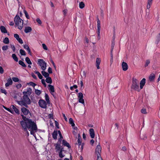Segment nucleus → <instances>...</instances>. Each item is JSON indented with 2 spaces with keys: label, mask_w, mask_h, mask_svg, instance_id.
<instances>
[{
  "label": "nucleus",
  "mask_w": 160,
  "mask_h": 160,
  "mask_svg": "<svg viewBox=\"0 0 160 160\" xmlns=\"http://www.w3.org/2000/svg\"><path fill=\"white\" fill-rule=\"evenodd\" d=\"M28 122H27L26 123H25V124H23L24 123V122L23 121L20 122V124L22 128H24L26 131L27 128H28V129H34L35 128H37L36 124L34 121H32L31 119H28Z\"/></svg>",
  "instance_id": "nucleus-1"
},
{
  "label": "nucleus",
  "mask_w": 160,
  "mask_h": 160,
  "mask_svg": "<svg viewBox=\"0 0 160 160\" xmlns=\"http://www.w3.org/2000/svg\"><path fill=\"white\" fill-rule=\"evenodd\" d=\"M139 82L138 80L136 78H132V83L131 87V88L135 91L139 92L140 89H139Z\"/></svg>",
  "instance_id": "nucleus-2"
},
{
  "label": "nucleus",
  "mask_w": 160,
  "mask_h": 160,
  "mask_svg": "<svg viewBox=\"0 0 160 160\" xmlns=\"http://www.w3.org/2000/svg\"><path fill=\"white\" fill-rule=\"evenodd\" d=\"M38 64L41 66V68L43 70H45L46 68L47 63L42 59H39L38 60Z\"/></svg>",
  "instance_id": "nucleus-3"
},
{
  "label": "nucleus",
  "mask_w": 160,
  "mask_h": 160,
  "mask_svg": "<svg viewBox=\"0 0 160 160\" xmlns=\"http://www.w3.org/2000/svg\"><path fill=\"white\" fill-rule=\"evenodd\" d=\"M21 111L23 113V115L26 116L28 115V114H29L30 116V117H29V118H30V117H31V113L30 112L29 110L25 107H22L21 109Z\"/></svg>",
  "instance_id": "nucleus-4"
},
{
  "label": "nucleus",
  "mask_w": 160,
  "mask_h": 160,
  "mask_svg": "<svg viewBox=\"0 0 160 160\" xmlns=\"http://www.w3.org/2000/svg\"><path fill=\"white\" fill-rule=\"evenodd\" d=\"M38 104L40 107L42 108H46L47 107V103L43 100L40 99L39 101Z\"/></svg>",
  "instance_id": "nucleus-5"
},
{
  "label": "nucleus",
  "mask_w": 160,
  "mask_h": 160,
  "mask_svg": "<svg viewBox=\"0 0 160 160\" xmlns=\"http://www.w3.org/2000/svg\"><path fill=\"white\" fill-rule=\"evenodd\" d=\"M97 32L98 35V39H100V21L99 20L98 17H97Z\"/></svg>",
  "instance_id": "nucleus-6"
},
{
  "label": "nucleus",
  "mask_w": 160,
  "mask_h": 160,
  "mask_svg": "<svg viewBox=\"0 0 160 160\" xmlns=\"http://www.w3.org/2000/svg\"><path fill=\"white\" fill-rule=\"evenodd\" d=\"M78 98L79 99L78 102H79L82 104L84 106L85 105L84 101L83 99V96L82 92H79L78 93Z\"/></svg>",
  "instance_id": "nucleus-7"
},
{
  "label": "nucleus",
  "mask_w": 160,
  "mask_h": 160,
  "mask_svg": "<svg viewBox=\"0 0 160 160\" xmlns=\"http://www.w3.org/2000/svg\"><path fill=\"white\" fill-rule=\"evenodd\" d=\"M95 152L97 156L98 157V156H101L100 154L101 152V147L99 144L97 146L95 149Z\"/></svg>",
  "instance_id": "nucleus-8"
},
{
  "label": "nucleus",
  "mask_w": 160,
  "mask_h": 160,
  "mask_svg": "<svg viewBox=\"0 0 160 160\" xmlns=\"http://www.w3.org/2000/svg\"><path fill=\"white\" fill-rule=\"evenodd\" d=\"M22 98L24 102L27 103L29 105L31 103V101L28 96H23Z\"/></svg>",
  "instance_id": "nucleus-9"
},
{
  "label": "nucleus",
  "mask_w": 160,
  "mask_h": 160,
  "mask_svg": "<svg viewBox=\"0 0 160 160\" xmlns=\"http://www.w3.org/2000/svg\"><path fill=\"white\" fill-rule=\"evenodd\" d=\"M14 22L15 23V26L17 27L18 26V28L19 29L21 30L22 28V26L20 25V24H18V22L17 16H15L14 18Z\"/></svg>",
  "instance_id": "nucleus-10"
},
{
  "label": "nucleus",
  "mask_w": 160,
  "mask_h": 160,
  "mask_svg": "<svg viewBox=\"0 0 160 160\" xmlns=\"http://www.w3.org/2000/svg\"><path fill=\"white\" fill-rule=\"evenodd\" d=\"M122 69L124 71H126L128 69V65L126 62H123L122 63Z\"/></svg>",
  "instance_id": "nucleus-11"
},
{
  "label": "nucleus",
  "mask_w": 160,
  "mask_h": 160,
  "mask_svg": "<svg viewBox=\"0 0 160 160\" xmlns=\"http://www.w3.org/2000/svg\"><path fill=\"white\" fill-rule=\"evenodd\" d=\"M14 36L17 40L21 44L23 43V41L21 38H19V35L17 34H14Z\"/></svg>",
  "instance_id": "nucleus-12"
},
{
  "label": "nucleus",
  "mask_w": 160,
  "mask_h": 160,
  "mask_svg": "<svg viewBox=\"0 0 160 160\" xmlns=\"http://www.w3.org/2000/svg\"><path fill=\"white\" fill-rule=\"evenodd\" d=\"M16 16H17L18 22V24H20V25L22 26L23 27V21L21 18L19 16L17 15Z\"/></svg>",
  "instance_id": "nucleus-13"
},
{
  "label": "nucleus",
  "mask_w": 160,
  "mask_h": 160,
  "mask_svg": "<svg viewBox=\"0 0 160 160\" xmlns=\"http://www.w3.org/2000/svg\"><path fill=\"white\" fill-rule=\"evenodd\" d=\"M146 83V79L145 78H143L140 81V88L142 89L143 88V86H144Z\"/></svg>",
  "instance_id": "nucleus-14"
},
{
  "label": "nucleus",
  "mask_w": 160,
  "mask_h": 160,
  "mask_svg": "<svg viewBox=\"0 0 160 160\" xmlns=\"http://www.w3.org/2000/svg\"><path fill=\"white\" fill-rule=\"evenodd\" d=\"M23 48H24L26 49L28 52V53L30 55H32V53L30 49L28 46L27 44L23 45Z\"/></svg>",
  "instance_id": "nucleus-15"
},
{
  "label": "nucleus",
  "mask_w": 160,
  "mask_h": 160,
  "mask_svg": "<svg viewBox=\"0 0 160 160\" xmlns=\"http://www.w3.org/2000/svg\"><path fill=\"white\" fill-rule=\"evenodd\" d=\"M7 82L5 84V86L6 87L12 85L13 83L12 81L10 78L8 79Z\"/></svg>",
  "instance_id": "nucleus-16"
},
{
  "label": "nucleus",
  "mask_w": 160,
  "mask_h": 160,
  "mask_svg": "<svg viewBox=\"0 0 160 160\" xmlns=\"http://www.w3.org/2000/svg\"><path fill=\"white\" fill-rule=\"evenodd\" d=\"M62 144L63 146L67 147L68 148H71L69 143L65 140L63 139L62 140Z\"/></svg>",
  "instance_id": "nucleus-17"
},
{
  "label": "nucleus",
  "mask_w": 160,
  "mask_h": 160,
  "mask_svg": "<svg viewBox=\"0 0 160 160\" xmlns=\"http://www.w3.org/2000/svg\"><path fill=\"white\" fill-rule=\"evenodd\" d=\"M89 133L91 138H94L95 137V132L93 128H91L89 129Z\"/></svg>",
  "instance_id": "nucleus-18"
},
{
  "label": "nucleus",
  "mask_w": 160,
  "mask_h": 160,
  "mask_svg": "<svg viewBox=\"0 0 160 160\" xmlns=\"http://www.w3.org/2000/svg\"><path fill=\"white\" fill-rule=\"evenodd\" d=\"M48 87L49 88L48 90L51 93H52V92H55L54 88L53 86L51 84H48Z\"/></svg>",
  "instance_id": "nucleus-19"
},
{
  "label": "nucleus",
  "mask_w": 160,
  "mask_h": 160,
  "mask_svg": "<svg viewBox=\"0 0 160 160\" xmlns=\"http://www.w3.org/2000/svg\"><path fill=\"white\" fill-rule=\"evenodd\" d=\"M64 148L61 147L60 150L59 152V156L61 158H62L64 157V155H62V152L64 151Z\"/></svg>",
  "instance_id": "nucleus-20"
},
{
  "label": "nucleus",
  "mask_w": 160,
  "mask_h": 160,
  "mask_svg": "<svg viewBox=\"0 0 160 160\" xmlns=\"http://www.w3.org/2000/svg\"><path fill=\"white\" fill-rule=\"evenodd\" d=\"M54 146L55 147V149L56 150V152H59L61 147V145L58 144H54Z\"/></svg>",
  "instance_id": "nucleus-21"
},
{
  "label": "nucleus",
  "mask_w": 160,
  "mask_h": 160,
  "mask_svg": "<svg viewBox=\"0 0 160 160\" xmlns=\"http://www.w3.org/2000/svg\"><path fill=\"white\" fill-rule=\"evenodd\" d=\"M58 135V131L57 130H54L52 133V137L53 138L54 140L57 139V136Z\"/></svg>",
  "instance_id": "nucleus-22"
},
{
  "label": "nucleus",
  "mask_w": 160,
  "mask_h": 160,
  "mask_svg": "<svg viewBox=\"0 0 160 160\" xmlns=\"http://www.w3.org/2000/svg\"><path fill=\"white\" fill-rule=\"evenodd\" d=\"M101 62V60L99 58H97L96 60V66L98 69L100 68L99 66Z\"/></svg>",
  "instance_id": "nucleus-23"
},
{
  "label": "nucleus",
  "mask_w": 160,
  "mask_h": 160,
  "mask_svg": "<svg viewBox=\"0 0 160 160\" xmlns=\"http://www.w3.org/2000/svg\"><path fill=\"white\" fill-rule=\"evenodd\" d=\"M32 29L30 27L28 26L26 27L24 29V32L26 33H28L31 32Z\"/></svg>",
  "instance_id": "nucleus-24"
},
{
  "label": "nucleus",
  "mask_w": 160,
  "mask_h": 160,
  "mask_svg": "<svg viewBox=\"0 0 160 160\" xmlns=\"http://www.w3.org/2000/svg\"><path fill=\"white\" fill-rule=\"evenodd\" d=\"M21 116L22 117V119H23V120H22V121H23L25 122L24 123H23L24 124H25V123H26L27 122H28V119H29L28 118H27L26 116H24L23 114H21Z\"/></svg>",
  "instance_id": "nucleus-25"
},
{
  "label": "nucleus",
  "mask_w": 160,
  "mask_h": 160,
  "mask_svg": "<svg viewBox=\"0 0 160 160\" xmlns=\"http://www.w3.org/2000/svg\"><path fill=\"white\" fill-rule=\"evenodd\" d=\"M0 29L1 32L3 33H7V31L5 28L3 26H1L0 27Z\"/></svg>",
  "instance_id": "nucleus-26"
},
{
  "label": "nucleus",
  "mask_w": 160,
  "mask_h": 160,
  "mask_svg": "<svg viewBox=\"0 0 160 160\" xmlns=\"http://www.w3.org/2000/svg\"><path fill=\"white\" fill-rule=\"evenodd\" d=\"M153 0H148V3L147 6V9H148L150 8L152 4Z\"/></svg>",
  "instance_id": "nucleus-27"
},
{
  "label": "nucleus",
  "mask_w": 160,
  "mask_h": 160,
  "mask_svg": "<svg viewBox=\"0 0 160 160\" xmlns=\"http://www.w3.org/2000/svg\"><path fill=\"white\" fill-rule=\"evenodd\" d=\"M45 81L48 83L51 84L52 83V79L49 76L46 78Z\"/></svg>",
  "instance_id": "nucleus-28"
},
{
  "label": "nucleus",
  "mask_w": 160,
  "mask_h": 160,
  "mask_svg": "<svg viewBox=\"0 0 160 160\" xmlns=\"http://www.w3.org/2000/svg\"><path fill=\"white\" fill-rule=\"evenodd\" d=\"M43 70L41 72L42 74L45 78H47L49 76V74Z\"/></svg>",
  "instance_id": "nucleus-29"
},
{
  "label": "nucleus",
  "mask_w": 160,
  "mask_h": 160,
  "mask_svg": "<svg viewBox=\"0 0 160 160\" xmlns=\"http://www.w3.org/2000/svg\"><path fill=\"white\" fill-rule=\"evenodd\" d=\"M155 78V76L154 74H151L149 77V80L150 81L152 82L153 81Z\"/></svg>",
  "instance_id": "nucleus-30"
},
{
  "label": "nucleus",
  "mask_w": 160,
  "mask_h": 160,
  "mask_svg": "<svg viewBox=\"0 0 160 160\" xmlns=\"http://www.w3.org/2000/svg\"><path fill=\"white\" fill-rule=\"evenodd\" d=\"M16 102L18 103L21 106H22L24 105V104L26 103L24 102L23 100H21V101H18L17 100Z\"/></svg>",
  "instance_id": "nucleus-31"
},
{
  "label": "nucleus",
  "mask_w": 160,
  "mask_h": 160,
  "mask_svg": "<svg viewBox=\"0 0 160 160\" xmlns=\"http://www.w3.org/2000/svg\"><path fill=\"white\" fill-rule=\"evenodd\" d=\"M45 100L47 101V103L48 104H50V102L49 100V97L48 95L46 93H45Z\"/></svg>",
  "instance_id": "nucleus-32"
},
{
  "label": "nucleus",
  "mask_w": 160,
  "mask_h": 160,
  "mask_svg": "<svg viewBox=\"0 0 160 160\" xmlns=\"http://www.w3.org/2000/svg\"><path fill=\"white\" fill-rule=\"evenodd\" d=\"M12 108L13 109L14 112L18 114H19V111L18 109L16 108L14 105H12Z\"/></svg>",
  "instance_id": "nucleus-33"
},
{
  "label": "nucleus",
  "mask_w": 160,
  "mask_h": 160,
  "mask_svg": "<svg viewBox=\"0 0 160 160\" xmlns=\"http://www.w3.org/2000/svg\"><path fill=\"white\" fill-rule=\"evenodd\" d=\"M69 123L70 124L72 127H74L75 126V124L74 122V121L72 118H70L69 119Z\"/></svg>",
  "instance_id": "nucleus-34"
},
{
  "label": "nucleus",
  "mask_w": 160,
  "mask_h": 160,
  "mask_svg": "<svg viewBox=\"0 0 160 160\" xmlns=\"http://www.w3.org/2000/svg\"><path fill=\"white\" fill-rule=\"evenodd\" d=\"M3 42L5 44H7L9 43V38L7 37H6L3 39Z\"/></svg>",
  "instance_id": "nucleus-35"
},
{
  "label": "nucleus",
  "mask_w": 160,
  "mask_h": 160,
  "mask_svg": "<svg viewBox=\"0 0 160 160\" xmlns=\"http://www.w3.org/2000/svg\"><path fill=\"white\" fill-rule=\"evenodd\" d=\"M19 64L22 66V67L24 68H26L27 67L26 65H25L24 62H23L22 61L19 60L18 62Z\"/></svg>",
  "instance_id": "nucleus-36"
},
{
  "label": "nucleus",
  "mask_w": 160,
  "mask_h": 160,
  "mask_svg": "<svg viewBox=\"0 0 160 160\" xmlns=\"http://www.w3.org/2000/svg\"><path fill=\"white\" fill-rule=\"evenodd\" d=\"M29 131H30L31 134L32 135L34 136V131H35V132H36L38 130V128H35L34 129H29Z\"/></svg>",
  "instance_id": "nucleus-37"
},
{
  "label": "nucleus",
  "mask_w": 160,
  "mask_h": 160,
  "mask_svg": "<svg viewBox=\"0 0 160 160\" xmlns=\"http://www.w3.org/2000/svg\"><path fill=\"white\" fill-rule=\"evenodd\" d=\"M25 61L27 62V63L29 65H31L32 64V62L30 61L29 58L28 57H26L25 58Z\"/></svg>",
  "instance_id": "nucleus-38"
},
{
  "label": "nucleus",
  "mask_w": 160,
  "mask_h": 160,
  "mask_svg": "<svg viewBox=\"0 0 160 160\" xmlns=\"http://www.w3.org/2000/svg\"><path fill=\"white\" fill-rule=\"evenodd\" d=\"M12 57L16 62H18V58L15 54H12Z\"/></svg>",
  "instance_id": "nucleus-39"
},
{
  "label": "nucleus",
  "mask_w": 160,
  "mask_h": 160,
  "mask_svg": "<svg viewBox=\"0 0 160 160\" xmlns=\"http://www.w3.org/2000/svg\"><path fill=\"white\" fill-rule=\"evenodd\" d=\"M19 51L21 55L25 56L26 55V53L24 50L22 49H21Z\"/></svg>",
  "instance_id": "nucleus-40"
},
{
  "label": "nucleus",
  "mask_w": 160,
  "mask_h": 160,
  "mask_svg": "<svg viewBox=\"0 0 160 160\" xmlns=\"http://www.w3.org/2000/svg\"><path fill=\"white\" fill-rule=\"evenodd\" d=\"M79 7L80 8L82 9L85 7V4L82 2H80L79 4Z\"/></svg>",
  "instance_id": "nucleus-41"
},
{
  "label": "nucleus",
  "mask_w": 160,
  "mask_h": 160,
  "mask_svg": "<svg viewBox=\"0 0 160 160\" xmlns=\"http://www.w3.org/2000/svg\"><path fill=\"white\" fill-rule=\"evenodd\" d=\"M27 84L28 85H30L31 86H32L34 88L35 86H36L37 85V84L36 83L32 82H30L29 83H28Z\"/></svg>",
  "instance_id": "nucleus-42"
},
{
  "label": "nucleus",
  "mask_w": 160,
  "mask_h": 160,
  "mask_svg": "<svg viewBox=\"0 0 160 160\" xmlns=\"http://www.w3.org/2000/svg\"><path fill=\"white\" fill-rule=\"evenodd\" d=\"M32 89L30 88H29L27 89V92L28 93V95L29 96L32 93Z\"/></svg>",
  "instance_id": "nucleus-43"
},
{
  "label": "nucleus",
  "mask_w": 160,
  "mask_h": 160,
  "mask_svg": "<svg viewBox=\"0 0 160 160\" xmlns=\"http://www.w3.org/2000/svg\"><path fill=\"white\" fill-rule=\"evenodd\" d=\"M23 12H24V14H25V16H26V18L27 19H29V16L28 15V14L27 12V11L25 10H23Z\"/></svg>",
  "instance_id": "nucleus-44"
},
{
  "label": "nucleus",
  "mask_w": 160,
  "mask_h": 160,
  "mask_svg": "<svg viewBox=\"0 0 160 160\" xmlns=\"http://www.w3.org/2000/svg\"><path fill=\"white\" fill-rule=\"evenodd\" d=\"M12 80L14 82H18L19 81V78L17 77H13L12 78Z\"/></svg>",
  "instance_id": "nucleus-45"
},
{
  "label": "nucleus",
  "mask_w": 160,
  "mask_h": 160,
  "mask_svg": "<svg viewBox=\"0 0 160 160\" xmlns=\"http://www.w3.org/2000/svg\"><path fill=\"white\" fill-rule=\"evenodd\" d=\"M40 90L38 89H35V93L37 95H39L41 93Z\"/></svg>",
  "instance_id": "nucleus-46"
},
{
  "label": "nucleus",
  "mask_w": 160,
  "mask_h": 160,
  "mask_svg": "<svg viewBox=\"0 0 160 160\" xmlns=\"http://www.w3.org/2000/svg\"><path fill=\"white\" fill-rule=\"evenodd\" d=\"M110 55H111V59H110V62L111 63H112L113 61V56L112 54V52L110 51Z\"/></svg>",
  "instance_id": "nucleus-47"
},
{
  "label": "nucleus",
  "mask_w": 160,
  "mask_h": 160,
  "mask_svg": "<svg viewBox=\"0 0 160 160\" xmlns=\"http://www.w3.org/2000/svg\"><path fill=\"white\" fill-rule=\"evenodd\" d=\"M3 108L5 109H6V110H7V111L9 112H10L12 113V112H13L12 110H11L9 108H7V107H6L5 106H3Z\"/></svg>",
  "instance_id": "nucleus-48"
},
{
  "label": "nucleus",
  "mask_w": 160,
  "mask_h": 160,
  "mask_svg": "<svg viewBox=\"0 0 160 160\" xmlns=\"http://www.w3.org/2000/svg\"><path fill=\"white\" fill-rule=\"evenodd\" d=\"M141 112L143 114H146L147 113V112H146V110L145 108H142L141 110Z\"/></svg>",
  "instance_id": "nucleus-49"
},
{
  "label": "nucleus",
  "mask_w": 160,
  "mask_h": 160,
  "mask_svg": "<svg viewBox=\"0 0 160 160\" xmlns=\"http://www.w3.org/2000/svg\"><path fill=\"white\" fill-rule=\"evenodd\" d=\"M150 61L149 59L147 60L146 61V63L145 65V67H147L148 64L150 63Z\"/></svg>",
  "instance_id": "nucleus-50"
},
{
  "label": "nucleus",
  "mask_w": 160,
  "mask_h": 160,
  "mask_svg": "<svg viewBox=\"0 0 160 160\" xmlns=\"http://www.w3.org/2000/svg\"><path fill=\"white\" fill-rule=\"evenodd\" d=\"M8 48V47L7 45H5L3 46L2 48V50L3 51H5L7 50Z\"/></svg>",
  "instance_id": "nucleus-51"
},
{
  "label": "nucleus",
  "mask_w": 160,
  "mask_h": 160,
  "mask_svg": "<svg viewBox=\"0 0 160 160\" xmlns=\"http://www.w3.org/2000/svg\"><path fill=\"white\" fill-rule=\"evenodd\" d=\"M1 92L2 93H3L5 95H6L7 94L6 91L4 89H1Z\"/></svg>",
  "instance_id": "nucleus-52"
},
{
  "label": "nucleus",
  "mask_w": 160,
  "mask_h": 160,
  "mask_svg": "<svg viewBox=\"0 0 160 160\" xmlns=\"http://www.w3.org/2000/svg\"><path fill=\"white\" fill-rule=\"evenodd\" d=\"M41 82L44 86V87H46V84L45 82V80L44 79H42L41 80Z\"/></svg>",
  "instance_id": "nucleus-53"
},
{
  "label": "nucleus",
  "mask_w": 160,
  "mask_h": 160,
  "mask_svg": "<svg viewBox=\"0 0 160 160\" xmlns=\"http://www.w3.org/2000/svg\"><path fill=\"white\" fill-rule=\"evenodd\" d=\"M55 126H56L57 128L58 129H59L60 127L59 126V123L58 122H57L56 121H55Z\"/></svg>",
  "instance_id": "nucleus-54"
},
{
  "label": "nucleus",
  "mask_w": 160,
  "mask_h": 160,
  "mask_svg": "<svg viewBox=\"0 0 160 160\" xmlns=\"http://www.w3.org/2000/svg\"><path fill=\"white\" fill-rule=\"evenodd\" d=\"M157 41L158 43L160 41V33L158 34V35L157 36Z\"/></svg>",
  "instance_id": "nucleus-55"
},
{
  "label": "nucleus",
  "mask_w": 160,
  "mask_h": 160,
  "mask_svg": "<svg viewBox=\"0 0 160 160\" xmlns=\"http://www.w3.org/2000/svg\"><path fill=\"white\" fill-rule=\"evenodd\" d=\"M42 46L44 49L45 50H47L48 49V48L47 47V46L45 44H42Z\"/></svg>",
  "instance_id": "nucleus-56"
},
{
  "label": "nucleus",
  "mask_w": 160,
  "mask_h": 160,
  "mask_svg": "<svg viewBox=\"0 0 160 160\" xmlns=\"http://www.w3.org/2000/svg\"><path fill=\"white\" fill-rule=\"evenodd\" d=\"M114 45H115V42H113V43H112L111 48V51H112V52L113 50V48H114Z\"/></svg>",
  "instance_id": "nucleus-57"
},
{
  "label": "nucleus",
  "mask_w": 160,
  "mask_h": 160,
  "mask_svg": "<svg viewBox=\"0 0 160 160\" xmlns=\"http://www.w3.org/2000/svg\"><path fill=\"white\" fill-rule=\"evenodd\" d=\"M48 73L51 74L52 73V69L50 67H49L48 69Z\"/></svg>",
  "instance_id": "nucleus-58"
},
{
  "label": "nucleus",
  "mask_w": 160,
  "mask_h": 160,
  "mask_svg": "<svg viewBox=\"0 0 160 160\" xmlns=\"http://www.w3.org/2000/svg\"><path fill=\"white\" fill-rule=\"evenodd\" d=\"M31 75L32 77L35 79H37V78L36 76L34 74L33 72H32L31 73Z\"/></svg>",
  "instance_id": "nucleus-59"
},
{
  "label": "nucleus",
  "mask_w": 160,
  "mask_h": 160,
  "mask_svg": "<svg viewBox=\"0 0 160 160\" xmlns=\"http://www.w3.org/2000/svg\"><path fill=\"white\" fill-rule=\"evenodd\" d=\"M4 70L1 67H0V73L2 74L3 73Z\"/></svg>",
  "instance_id": "nucleus-60"
},
{
  "label": "nucleus",
  "mask_w": 160,
  "mask_h": 160,
  "mask_svg": "<svg viewBox=\"0 0 160 160\" xmlns=\"http://www.w3.org/2000/svg\"><path fill=\"white\" fill-rule=\"evenodd\" d=\"M36 21L39 24H41L42 22L39 18H37Z\"/></svg>",
  "instance_id": "nucleus-61"
},
{
  "label": "nucleus",
  "mask_w": 160,
  "mask_h": 160,
  "mask_svg": "<svg viewBox=\"0 0 160 160\" xmlns=\"http://www.w3.org/2000/svg\"><path fill=\"white\" fill-rule=\"evenodd\" d=\"M11 47L12 48L13 51L14 52L15 50V46L12 44L10 45Z\"/></svg>",
  "instance_id": "nucleus-62"
},
{
  "label": "nucleus",
  "mask_w": 160,
  "mask_h": 160,
  "mask_svg": "<svg viewBox=\"0 0 160 160\" xmlns=\"http://www.w3.org/2000/svg\"><path fill=\"white\" fill-rule=\"evenodd\" d=\"M68 10L67 9H64L63 10V12L64 16H66V14L67 13Z\"/></svg>",
  "instance_id": "nucleus-63"
},
{
  "label": "nucleus",
  "mask_w": 160,
  "mask_h": 160,
  "mask_svg": "<svg viewBox=\"0 0 160 160\" xmlns=\"http://www.w3.org/2000/svg\"><path fill=\"white\" fill-rule=\"evenodd\" d=\"M21 87H22V85L21 84H20V83L17 84L16 86V88L18 89L20 88H21Z\"/></svg>",
  "instance_id": "nucleus-64"
}]
</instances>
